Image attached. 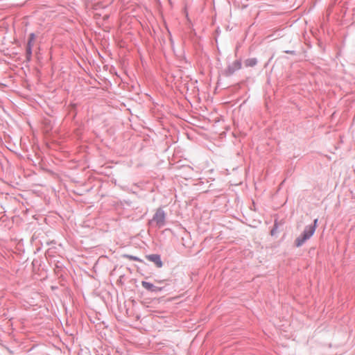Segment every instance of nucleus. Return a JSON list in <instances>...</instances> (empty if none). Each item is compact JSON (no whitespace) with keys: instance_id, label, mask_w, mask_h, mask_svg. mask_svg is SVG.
I'll return each mask as SVG.
<instances>
[{"instance_id":"obj_4","label":"nucleus","mask_w":355,"mask_h":355,"mask_svg":"<svg viewBox=\"0 0 355 355\" xmlns=\"http://www.w3.org/2000/svg\"><path fill=\"white\" fill-rule=\"evenodd\" d=\"M148 260L154 262L158 268H161L162 266V262L161 261L159 255L157 254H150L146 257Z\"/></svg>"},{"instance_id":"obj_3","label":"nucleus","mask_w":355,"mask_h":355,"mask_svg":"<svg viewBox=\"0 0 355 355\" xmlns=\"http://www.w3.org/2000/svg\"><path fill=\"white\" fill-rule=\"evenodd\" d=\"M141 285L144 288L152 292H157L162 290L161 288H158L153 284L144 281L141 282Z\"/></svg>"},{"instance_id":"obj_7","label":"nucleus","mask_w":355,"mask_h":355,"mask_svg":"<svg viewBox=\"0 0 355 355\" xmlns=\"http://www.w3.org/2000/svg\"><path fill=\"white\" fill-rule=\"evenodd\" d=\"M128 257L130 259H132V260H138L137 258L136 257H134L132 256H128Z\"/></svg>"},{"instance_id":"obj_6","label":"nucleus","mask_w":355,"mask_h":355,"mask_svg":"<svg viewBox=\"0 0 355 355\" xmlns=\"http://www.w3.org/2000/svg\"><path fill=\"white\" fill-rule=\"evenodd\" d=\"M35 38V36L34 33L30 34V35H29V40H28V50L31 49V46H32V43L34 42Z\"/></svg>"},{"instance_id":"obj_5","label":"nucleus","mask_w":355,"mask_h":355,"mask_svg":"<svg viewBox=\"0 0 355 355\" xmlns=\"http://www.w3.org/2000/svg\"><path fill=\"white\" fill-rule=\"evenodd\" d=\"M257 60L254 58H248L245 61V65L246 67H254L257 64Z\"/></svg>"},{"instance_id":"obj_1","label":"nucleus","mask_w":355,"mask_h":355,"mask_svg":"<svg viewBox=\"0 0 355 355\" xmlns=\"http://www.w3.org/2000/svg\"><path fill=\"white\" fill-rule=\"evenodd\" d=\"M318 219L314 220V225L306 227L303 234L296 239L295 245L297 247L301 246L306 240L310 239L315 231Z\"/></svg>"},{"instance_id":"obj_2","label":"nucleus","mask_w":355,"mask_h":355,"mask_svg":"<svg viewBox=\"0 0 355 355\" xmlns=\"http://www.w3.org/2000/svg\"><path fill=\"white\" fill-rule=\"evenodd\" d=\"M153 222L156 223L158 227H162L165 223V213L161 209H158L153 218Z\"/></svg>"}]
</instances>
